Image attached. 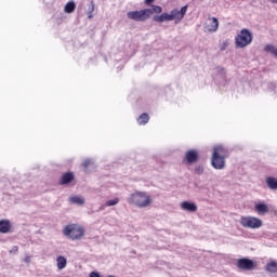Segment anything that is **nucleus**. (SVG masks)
I'll list each match as a JSON object with an SVG mask.
<instances>
[{"instance_id":"19","label":"nucleus","mask_w":277,"mask_h":277,"mask_svg":"<svg viewBox=\"0 0 277 277\" xmlns=\"http://www.w3.org/2000/svg\"><path fill=\"white\" fill-rule=\"evenodd\" d=\"M56 262L58 269H65L66 265H68V261L63 255L57 256Z\"/></svg>"},{"instance_id":"15","label":"nucleus","mask_w":277,"mask_h":277,"mask_svg":"<svg viewBox=\"0 0 277 277\" xmlns=\"http://www.w3.org/2000/svg\"><path fill=\"white\" fill-rule=\"evenodd\" d=\"M10 228H12V223H10V220L0 221V233L8 234L10 233Z\"/></svg>"},{"instance_id":"10","label":"nucleus","mask_w":277,"mask_h":277,"mask_svg":"<svg viewBox=\"0 0 277 277\" xmlns=\"http://www.w3.org/2000/svg\"><path fill=\"white\" fill-rule=\"evenodd\" d=\"M181 209H183V211H188V213H196V211H198V206L192 201H183L181 203Z\"/></svg>"},{"instance_id":"26","label":"nucleus","mask_w":277,"mask_h":277,"mask_svg":"<svg viewBox=\"0 0 277 277\" xmlns=\"http://www.w3.org/2000/svg\"><path fill=\"white\" fill-rule=\"evenodd\" d=\"M228 49V41H223L220 45L221 51H226Z\"/></svg>"},{"instance_id":"12","label":"nucleus","mask_w":277,"mask_h":277,"mask_svg":"<svg viewBox=\"0 0 277 277\" xmlns=\"http://www.w3.org/2000/svg\"><path fill=\"white\" fill-rule=\"evenodd\" d=\"M219 27H220V21L217 19V17H212L208 19V23H207L208 31H217Z\"/></svg>"},{"instance_id":"17","label":"nucleus","mask_w":277,"mask_h":277,"mask_svg":"<svg viewBox=\"0 0 277 277\" xmlns=\"http://www.w3.org/2000/svg\"><path fill=\"white\" fill-rule=\"evenodd\" d=\"M76 8H77V4L75 3V1H69L65 4L64 12L66 14H72V12H75Z\"/></svg>"},{"instance_id":"24","label":"nucleus","mask_w":277,"mask_h":277,"mask_svg":"<svg viewBox=\"0 0 277 277\" xmlns=\"http://www.w3.org/2000/svg\"><path fill=\"white\" fill-rule=\"evenodd\" d=\"M264 51H265L266 53H272V54H274V51H276V47H274L273 44H267V45H265Z\"/></svg>"},{"instance_id":"32","label":"nucleus","mask_w":277,"mask_h":277,"mask_svg":"<svg viewBox=\"0 0 277 277\" xmlns=\"http://www.w3.org/2000/svg\"><path fill=\"white\" fill-rule=\"evenodd\" d=\"M273 55H275V57H277V48L274 50Z\"/></svg>"},{"instance_id":"2","label":"nucleus","mask_w":277,"mask_h":277,"mask_svg":"<svg viewBox=\"0 0 277 277\" xmlns=\"http://www.w3.org/2000/svg\"><path fill=\"white\" fill-rule=\"evenodd\" d=\"M128 202L130 205H135L140 209H144V207H148V205L153 202V199H150V196L146 195L145 192H135L131 194V196L128 199Z\"/></svg>"},{"instance_id":"18","label":"nucleus","mask_w":277,"mask_h":277,"mask_svg":"<svg viewBox=\"0 0 277 277\" xmlns=\"http://www.w3.org/2000/svg\"><path fill=\"white\" fill-rule=\"evenodd\" d=\"M266 185L269 189H277V179L274 176H268L266 179Z\"/></svg>"},{"instance_id":"33","label":"nucleus","mask_w":277,"mask_h":277,"mask_svg":"<svg viewBox=\"0 0 277 277\" xmlns=\"http://www.w3.org/2000/svg\"><path fill=\"white\" fill-rule=\"evenodd\" d=\"M272 1V3H277V0H271Z\"/></svg>"},{"instance_id":"3","label":"nucleus","mask_w":277,"mask_h":277,"mask_svg":"<svg viewBox=\"0 0 277 277\" xmlns=\"http://www.w3.org/2000/svg\"><path fill=\"white\" fill-rule=\"evenodd\" d=\"M253 38L252 32L248 28H243L235 38V44L237 49H245L248 44H252Z\"/></svg>"},{"instance_id":"9","label":"nucleus","mask_w":277,"mask_h":277,"mask_svg":"<svg viewBox=\"0 0 277 277\" xmlns=\"http://www.w3.org/2000/svg\"><path fill=\"white\" fill-rule=\"evenodd\" d=\"M185 161H187L188 166L196 163V161H198V151L196 149H189L186 151Z\"/></svg>"},{"instance_id":"5","label":"nucleus","mask_w":277,"mask_h":277,"mask_svg":"<svg viewBox=\"0 0 277 277\" xmlns=\"http://www.w3.org/2000/svg\"><path fill=\"white\" fill-rule=\"evenodd\" d=\"M240 224L243 228L256 230L263 226V221L256 216H241Z\"/></svg>"},{"instance_id":"25","label":"nucleus","mask_w":277,"mask_h":277,"mask_svg":"<svg viewBox=\"0 0 277 277\" xmlns=\"http://www.w3.org/2000/svg\"><path fill=\"white\" fill-rule=\"evenodd\" d=\"M92 12H94V1H92L89 5V9H88V18H92L94 15H92Z\"/></svg>"},{"instance_id":"20","label":"nucleus","mask_w":277,"mask_h":277,"mask_svg":"<svg viewBox=\"0 0 277 277\" xmlns=\"http://www.w3.org/2000/svg\"><path fill=\"white\" fill-rule=\"evenodd\" d=\"M148 120H150V117L148 116L147 113H143L138 118H137V123L140 126L148 124Z\"/></svg>"},{"instance_id":"8","label":"nucleus","mask_w":277,"mask_h":277,"mask_svg":"<svg viewBox=\"0 0 277 277\" xmlns=\"http://www.w3.org/2000/svg\"><path fill=\"white\" fill-rule=\"evenodd\" d=\"M185 14H187V5L182 6L181 10L174 9L171 11V16H173V21L174 18L176 21H183Z\"/></svg>"},{"instance_id":"1","label":"nucleus","mask_w":277,"mask_h":277,"mask_svg":"<svg viewBox=\"0 0 277 277\" xmlns=\"http://www.w3.org/2000/svg\"><path fill=\"white\" fill-rule=\"evenodd\" d=\"M228 156V150L222 145H216L213 148V154L211 158V166L214 170H224L226 168V157Z\"/></svg>"},{"instance_id":"16","label":"nucleus","mask_w":277,"mask_h":277,"mask_svg":"<svg viewBox=\"0 0 277 277\" xmlns=\"http://www.w3.org/2000/svg\"><path fill=\"white\" fill-rule=\"evenodd\" d=\"M69 202L71 205H78V207H83V205H85V199L81 196H72L69 197Z\"/></svg>"},{"instance_id":"6","label":"nucleus","mask_w":277,"mask_h":277,"mask_svg":"<svg viewBox=\"0 0 277 277\" xmlns=\"http://www.w3.org/2000/svg\"><path fill=\"white\" fill-rule=\"evenodd\" d=\"M150 9H143L140 11H130L127 13L128 18L130 21H135L136 23H144V21H148L150 18Z\"/></svg>"},{"instance_id":"29","label":"nucleus","mask_w":277,"mask_h":277,"mask_svg":"<svg viewBox=\"0 0 277 277\" xmlns=\"http://www.w3.org/2000/svg\"><path fill=\"white\" fill-rule=\"evenodd\" d=\"M89 277H101V273H98V272H91Z\"/></svg>"},{"instance_id":"22","label":"nucleus","mask_w":277,"mask_h":277,"mask_svg":"<svg viewBox=\"0 0 277 277\" xmlns=\"http://www.w3.org/2000/svg\"><path fill=\"white\" fill-rule=\"evenodd\" d=\"M149 11L151 12L150 16H153L154 14H161V12H163V9L159 5L154 4L151 9H149Z\"/></svg>"},{"instance_id":"11","label":"nucleus","mask_w":277,"mask_h":277,"mask_svg":"<svg viewBox=\"0 0 277 277\" xmlns=\"http://www.w3.org/2000/svg\"><path fill=\"white\" fill-rule=\"evenodd\" d=\"M75 181V173L72 172H66L62 175L60 185H70Z\"/></svg>"},{"instance_id":"13","label":"nucleus","mask_w":277,"mask_h":277,"mask_svg":"<svg viewBox=\"0 0 277 277\" xmlns=\"http://www.w3.org/2000/svg\"><path fill=\"white\" fill-rule=\"evenodd\" d=\"M153 21L155 23H166V21H173L171 13H162L160 15H154Z\"/></svg>"},{"instance_id":"7","label":"nucleus","mask_w":277,"mask_h":277,"mask_svg":"<svg viewBox=\"0 0 277 277\" xmlns=\"http://www.w3.org/2000/svg\"><path fill=\"white\" fill-rule=\"evenodd\" d=\"M237 267L239 269H245V272H250L254 267H256V264H254V261L248 258H241L237 261Z\"/></svg>"},{"instance_id":"21","label":"nucleus","mask_w":277,"mask_h":277,"mask_svg":"<svg viewBox=\"0 0 277 277\" xmlns=\"http://www.w3.org/2000/svg\"><path fill=\"white\" fill-rule=\"evenodd\" d=\"M266 272H269V274H277V262L272 261L266 264Z\"/></svg>"},{"instance_id":"23","label":"nucleus","mask_w":277,"mask_h":277,"mask_svg":"<svg viewBox=\"0 0 277 277\" xmlns=\"http://www.w3.org/2000/svg\"><path fill=\"white\" fill-rule=\"evenodd\" d=\"M118 202H120V199H119V198H115V199H111V200H107V201H106V207H116V205H118Z\"/></svg>"},{"instance_id":"30","label":"nucleus","mask_w":277,"mask_h":277,"mask_svg":"<svg viewBox=\"0 0 277 277\" xmlns=\"http://www.w3.org/2000/svg\"><path fill=\"white\" fill-rule=\"evenodd\" d=\"M106 207H107V203L102 205V206L98 208V211H105Z\"/></svg>"},{"instance_id":"31","label":"nucleus","mask_w":277,"mask_h":277,"mask_svg":"<svg viewBox=\"0 0 277 277\" xmlns=\"http://www.w3.org/2000/svg\"><path fill=\"white\" fill-rule=\"evenodd\" d=\"M146 5H150V3H155V0H145Z\"/></svg>"},{"instance_id":"14","label":"nucleus","mask_w":277,"mask_h":277,"mask_svg":"<svg viewBox=\"0 0 277 277\" xmlns=\"http://www.w3.org/2000/svg\"><path fill=\"white\" fill-rule=\"evenodd\" d=\"M254 209L259 215H266V213H269V207L264 202L255 203Z\"/></svg>"},{"instance_id":"4","label":"nucleus","mask_w":277,"mask_h":277,"mask_svg":"<svg viewBox=\"0 0 277 277\" xmlns=\"http://www.w3.org/2000/svg\"><path fill=\"white\" fill-rule=\"evenodd\" d=\"M63 233L65 237H69V239L79 240L83 237V235L85 234V230L80 225L71 224V225L65 226Z\"/></svg>"},{"instance_id":"27","label":"nucleus","mask_w":277,"mask_h":277,"mask_svg":"<svg viewBox=\"0 0 277 277\" xmlns=\"http://www.w3.org/2000/svg\"><path fill=\"white\" fill-rule=\"evenodd\" d=\"M92 163V159H85L83 162H82V166L83 168H90V164Z\"/></svg>"},{"instance_id":"28","label":"nucleus","mask_w":277,"mask_h":277,"mask_svg":"<svg viewBox=\"0 0 277 277\" xmlns=\"http://www.w3.org/2000/svg\"><path fill=\"white\" fill-rule=\"evenodd\" d=\"M195 172H196V174H202V172H205V169H202V167H200V166H197V167H195Z\"/></svg>"}]
</instances>
